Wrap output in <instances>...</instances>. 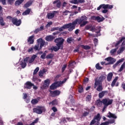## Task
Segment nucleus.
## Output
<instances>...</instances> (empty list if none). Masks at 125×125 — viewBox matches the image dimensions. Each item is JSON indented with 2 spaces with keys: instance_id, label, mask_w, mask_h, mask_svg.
Instances as JSON below:
<instances>
[{
  "instance_id": "obj_42",
  "label": "nucleus",
  "mask_w": 125,
  "mask_h": 125,
  "mask_svg": "<svg viewBox=\"0 0 125 125\" xmlns=\"http://www.w3.org/2000/svg\"><path fill=\"white\" fill-rule=\"evenodd\" d=\"M75 64H76V62H70L69 67H71V68H74V67H75L74 65H75Z\"/></svg>"
},
{
  "instance_id": "obj_32",
  "label": "nucleus",
  "mask_w": 125,
  "mask_h": 125,
  "mask_svg": "<svg viewBox=\"0 0 125 125\" xmlns=\"http://www.w3.org/2000/svg\"><path fill=\"white\" fill-rule=\"evenodd\" d=\"M44 73H45V69H43L42 70H41L39 71V76L40 77H42L43 76V74H44Z\"/></svg>"
},
{
  "instance_id": "obj_36",
  "label": "nucleus",
  "mask_w": 125,
  "mask_h": 125,
  "mask_svg": "<svg viewBox=\"0 0 125 125\" xmlns=\"http://www.w3.org/2000/svg\"><path fill=\"white\" fill-rule=\"evenodd\" d=\"M117 81H118V77H116L112 81L111 83V86H112V87L115 86L116 83H117Z\"/></svg>"
},
{
  "instance_id": "obj_10",
  "label": "nucleus",
  "mask_w": 125,
  "mask_h": 125,
  "mask_svg": "<svg viewBox=\"0 0 125 125\" xmlns=\"http://www.w3.org/2000/svg\"><path fill=\"white\" fill-rule=\"evenodd\" d=\"M11 20L14 25H16V26H20L21 25V20H17L15 18H13Z\"/></svg>"
},
{
  "instance_id": "obj_19",
  "label": "nucleus",
  "mask_w": 125,
  "mask_h": 125,
  "mask_svg": "<svg viewBox=\"0 0 125 125\" xmlns=\"http://www.w3.org/2000/svg\"><path fill=\"white\" fill-rule=\"evenodd\" d=\"M45 40L47 42H51L54 40V37L52 35H49L46 37Z\"/></svg>"
},
{
  "instance_id": "obj_53",
  "label": "nucleus",
  "mask_w": 125,
  "mask_h": 125,
  "mask_svg": "<svg viewBox=\"0 0 125 125\" xmlns=\"http://www.w3.org/2000/svg\"><path fill=\"white\" fill-rule=\"evenodd\" d=\"M7 0L8 4H10L11 5L13 4V1H14V0Z\"/></svg>"
},
{
  "instance_id": "obj_15",
  "label": "nucleus",
  "mask_w": 125,
  "mask_h": 125,
  "mask_svg": "<svg viewBox=\"0 0 125 125\" xmlns=\"http://www.w3.org/2000/svg\"><path fill=\"white\" fill-rule=\"evenodd\" d=\"M50 92L52 97H55V96H58V95L60 94V91L58 90H56L54 91H50Z\"/></svg>"
},
{
  "instance_id": "obj_49",
  "label": "nucleus",
  "mask_w": 125,
  "mask_h": 125,
  "mask_svg": "<svg viewBox=\"0 0 125 125\" xmlns=\"http://www.w3.org/2000/svg\"><path fill=\"white\" fill-rule=\"evenodd\" d=\"M86 24H87V21H82L80 26L81 27H83V26H85V25H86Z\"/></svg>"
},
{
  "instance_id": "obj_22",
  "label": "nucleus",
  "mask_w": 125,
  "mask_h": 125,
  "mask_svg": "<svg viewBox=\"0 0 125 125\" xmlns=\"http://www.w3.org/2000/svg\"><path fill=\"white\" fill-rule=\"evenodd\" d=\"M124 60H125V59H122L119 60L118 61H117V62L115 64H114L113 66L114 69H115V68H116V67H117V66H118V65H119L120 63H122V62H124Z\"/></svg>"
},
{
  "instance_id": "obj_41",
  "label": "nucleus",
  "mask_w": 125,
  "mask_h": 125,
  "mask_svg": "<svg viewBox=\"0 0 125 125\" xmlns=\"http://www.w3.org/2000/svg\"><path fill=\"white\" fill-rule=\"evenodd\" d=\"M125 63H123V64L121 65L120 68L119 69V72H122V71H123V70H124V69H125Z\"/></svg>"
},
{
  "instance_id": "obj_40",
  "label": "nucleus",
  "mask_w": 125,
  "mask_h": 125,
  "mask_svg": "<svg viewBox=\"0 0 125 125\" xmlns=\"http://www.w3.org/2000/svg\"><path fill=\"white\" fill-rule=\"evenodd\" d=\"M94 120H97L98 121H100V114L98 113L94 118Z\"/></svg>"
},
{
  "instance_id": "obj_35",
  "label": "nucleus",
  "mask_w": 125,
  "mask_h": 125,
  "mask_svg": "<svg viewBox=\"0 0 125 125\" xmlns=\"http://www.w3.org/2000/svg\"><path fill=\"white\" fill-rule=\"evenodd\" d=\"M125 47L122 46L120 48L119 50H118V51H117L118 54H121V53H122V52H123V51H124V50H125Z\"/></svg>"
},
{
  "instance_id": "obj_64",
  "label": "nucleus",
  "mask_w": 125,
  "mask_h": 125,
  "mask_svg": "<svg viewBox=\"0 0 125 125\" xmlns=\"http://www.w3.org/2000/svg\"><path fill=\"white\" fill-rule=\"evenodd\" d=\"M91 25H87L85 27V30H89V29H91Z\"/></svg>"
},
{
  "instance_id": "obj_62",
  "label": "nucleus",
  "mask_w": 125,
  "mask_h": 125,
  "mask_svg": "<svg viewBox=\"0 0 125 125\" xmlns=\"http://www.w3.org/2000/svg\"><path fill=\"white\" fill-rule=\"evenodd\" d=\"M66 67H67V65L64 64L62 68V72H64L65 71V69H66Z\"/></svg>"
},
{
  "instance_id": "obj_47",
  "label": "nucleus",
  "mask_w": 125,
  "mask_h": 125,
  "mask_svg": "<svg viewBox=\"0 0 125 125\" xmlns=\"http://www.w3.org/2000/svg\"><path fill=\"white\" fill-rule=\"evenodd\" d=\"M96 68L97 70H101L103 69V67L99 66V63H97L96 65Z\"/></svg>"
},
{
  "instance_id": "obj_34",
  "label": "nucleus",
  "mask_w": 125,
  "mask_h": 125,
  "mask_svg": "<svg viewBox=\"0 0 125 125\" xmlns=\"http://www.w3.org/2000/svg\"><path fill=\"white\" fill-rule=\"evenodd\" d=\"M30 12H31L30 9H27L22 13V15H28V14H30Z\"/></svg>"
},
{
  "instance_id": "obj_58",
  "label": "nucleus",
  "mask_w": 125,
  "mask_h": 125,
  "mask_svg": "<svg viewBox=\"0 0 125 125\" xmlns=\"http://www.w3.org/2000/svg\"><path fill=\"white\" fill-rule=\"evenodd\" d=\"M0 2L2 3L3 5H5L6 4L5 0H0Z\"/></svg>"
},
{
  "instance_id": "obj_8",
  "label": "nucleus",
  "mask_w": 125,
  "mask_h": 125,
  "mask_svg": "<svg viewBox=\"0 0 125 125\" xmlns=\"http://www.w3.org/2000/svg\"><path fill=\"white\" fill-rule=\"evenodd\" d=\"M104 60L108 62L105 63V65H110V64H114V62H116V59L111 57H109L107 58H105Z\"/></svg>"
},
{
  "instance_id": "obj_11",
  "label": "nucleus",
  "mask_w": 125,
  "mask_h": 125,
  "mask_svg": "<svg viewBox=\"0 0 125 125\" xmlns=\"http://www.w3.org/2000/svg\"><path fill=\"white\" fill-rule=\"evenodd\" d=\"M56 13H57V11H54L52 12L48 13L46 16L47 18L49 20L52 19V18H54Z\"/></svg>"
},
{
  "instance_id": "obj_46",
  "label": "nucleus",
  "mask_w": 125,
  "mask_h": 125,
  "mask_svg": "<svg viewBox=\"0 0 125 125\" xmlns=\"http://www.w3.org/2000/svg\"><path fill=\"white\" fill-rule=\"evenodd\" d=\"M73 40L74 39H73V38H69L67 39V42L68 43H71L72 42H73Z\"/></svg>"
},
{
  "instance_id": "obj_7",
  "label": "nucleus",
  "mask_w": 125,
  "mask_h": 125,
  "mask_svg": "<svg viewBox=\"0 0 125 125\" xmlns=\"http://www.w3.org/2000/svg\"><path fill=\"white\" fill-rule=\"evenodd\" d=\"M113 103V100H111L109 98H105L103 99V104H104V106L108 107L109 105H111Z\"/></svg>"
},
{
  "instance_id": "obj_51",
  "label": "nucleus",
  "mask_w": 125,
  "mask_h": 125,
  "mask_svg": "<svg viewBox=\"0 0 125 125\" xmlns=\"http://www.w3.org/2000/svg\"><path fill=\"white\" fill-rule=\"evenodd\" d=\"M62 13L63 15L67 16L68 14H69V13H70V11L66 10L65 11L63 12Z\"/></svg>"
},
{
  "instance_id": "obj_1",
  "label": "nucleus",
  "mask_w": 125,
  "mask_h": 125,
  "mask_svg": "<svg viewBox=\"0 0 125 125\" xmlns=\"http://www.w3.org/2000/svg\"><path fill=\"white\" fill-rule=\"evenodd\" d=\"M76 22H73L72 23H69L68 24H64L63 26L61 28H59V30L60 32H62L65 29H68L69 32H72V30L75 29V25L74 24H76Z\"/></svg>"
},
{
  "instance_id": "obj_59",
  "label": "nucleus",
  "mask_w": 125,
  "mask_h": 125,
  "mask_svg": "<svg viewBox=\"0 0 125 125\" xmlns=\"http://www.w3.org/2000/svg\"><path fill=\"white\" fill-rule=\"evenodd\" d=\"M37 57H38V56L36 55H33L31 59H32L34 61H35V59H36Z\"/></svg>"
},
{
  "instance_id": "obj_33",
  "label": "nucleus",
  "mask_w": 125,
  "mask_h": 125,
  "mask_svg": "<svg viewBox=\"0 0 125 125\" xmlns=\"http://www.w3.org/2000/svg\"><path fill=\"white\" fill-rule=\"evenodd\" d=\"M39 101L37 99H34L32 100L31 101V103L33 105H36V104H38Z\"/></svg>"
},
{
  "instance_id": "obj_3",
  "label": "nucleus",
  "mask_w": 125,
  "mask_h": 125,
  "mask_svg": "<svg viewBox=\"0 0 125 125\" xmlns=\"http://www.w3.org/2000/svg\"><path fill=\"white\" fill-rule=\"evenodd\" d=\"M66 81H67V79L65 78L62 81L55 82L50 86V89L53 90L54 89H56V88H57L58 86H61V85L63 84V83H66Z\"/></svg>"
},
{
  "instance_id": "obj_29",
  "label": "nucleus",
  "mask_w": 125,
  "mask_h": 125,
  "mask_svg": "<svg viewBox=\"0 0 125 125\" xmlns=\"http://www.w3.org/2000/svg\"><path fill=\"white\" fill-rule=\"evenodd\" d=\"M117 50L118 48H116L115 49H112V50H111V51H110L111 55H115V54L116 53V52H117Z\"/></svg>"
},
{
  "instance_id": "obj_37",
  "label": "nucleus",
  "mask_w": 125,
  "mask_h": 125,
  "mask_svg": "<svg viewBox=\"0 0 125 125\" xmlns=\"http://www.w3.org/2000/svg\"><path fill=\"white\" fill-rule=\"evenodd\" d=\"M49 105H57V100H54L52 102L49 103Z\"/></svg>"
},
{
  "instance_id": "obj_18",
  "label": "nucleus",
  "mask_w": 125,
  "mask_h": 125,
  "mask_svg": "<svg viewBox=\"0 0 125 125\" xmlns=\"http://www.w3.org/2000/svg\"><path fill=\"white\" fill-rule=\"evenodd\" d=\"M56 45L57 46L53 47V50H54V51H58L59 49H63V47H62L61 46H59L57 44H56Z\"/></svg>"
},
{
  "instance_id": "obj_60",
  "label": "nucleus",
  "mask_w": 125,
  "mask_h": 125,
  "mask_svg": "<svg viewBox=\"0 0 125 125\" xmlns=\"http://www.w3.org/2000/svg\"><path fill=\"white\" fill-rule=\"evenodd\" d=\"M28 52H34V48L30 47V48L28 49Z\"/></svg>"
},
{
  "instance_id": "obj_24",
  "label": "nucleus",
  "mask_w": 125,
  "mask_h": 125,
  "mask_svg": "<svg viewBox=\"0 0 125 125\" xmlns=\"http://www.w3.org/2000/svg\"><path fill=\"white\" fill-rule=\"evenodd\" d=\"M43 26H41L40 28H37L35 31H34V33L35 34H38V33H39V32L41 31H43Z\"/></svg>"
},
{
  "instance_id": "obj_45",
  "label": "nucleus",
  "mask_w": 125,
  "mask_h": 125,
  "mask_svg": "<svg viewBox=\"0 0 125 125\" xmlns=\"http://www.w3.org/2000/svg\"><path fill=\"white\" fill-rule=\"evenodd\" d=\"M70 2L71 3H74V4H78V3H79V1L78 0H71Z\"/></svg>"
},
{
  "instance_id": "obj_54",
  "label": "nucleus",
  "mask_w": 125,
  "mask_h": 125,
  "mask_svg": "<svg viewBox=\"0 0 125 125\" xmlns=\"http://www.w3.org/2000/svg\"><path fill=\"white\" fill-rule=\"evenodd\" d=\"M46 56V53H43V54L41 55V58L42 59H45V56Z\"/></svg>"
},
{
  "instance_id": "obj_13",
  "label": "nucleus",
  "mask_w": 125,
  "mask_h": 125,
  "mask_svg": "<svg viewBox=\"0 0 125 125\" xmlns=\"http://www.w3.org/2000/svg\"><path fill=\"white\" fill-rule=\"evenodd\" d=\"M97 86H98L97 88V91H102L103 89V88L102 87V84H97L96 83H95L94 88H96Z\"/></svg>"
},
{
  "instance_id": "obj_27",
  "label": "nucleus",
  "mask_w": 125,
  "mask_h": 125,
  "mask_svg": "<svg viewBox=\"0 0 125 125\" xmlns=\"http://www.w3.org/2000/svg\"><path fill=\"white\" fill-rule=\"evenodd\" d=\"M50 83V80L48 79H47L44 81V84L45 86H49V83Z\"/></svg>"
},
{
  "instance_id": "obj_56",
  "label": "nucleus",
  "mask_w": 125,
  "mask_h": 125,
  "mask_svg": "<svg viewBox=\"0 0 125 125\" xmlns=\"http://www.w3.org/2000/svg\"><path fill=\"white\" fill-rule=\"evenodd\" d=\"M83 91V87L81 86L79 89V92H80V93H82Z\"/></svg>"
},
{
  "instance_id": "obj_2",
  "label": "nucleus",
  "mask_w": 125,
  "mask_h": 125,
  "mask_svg": "<svg viewBox=\"0 0 125 125\" xmlns=\"http://www.w3.org/2000/svg\"><path fill=\"white\" fill-rule=\"evenodd\" d=\"M114 7L113 5H110L108 4H101L98 8H97V10H100L101 8H103V10L102 11L103 13H107L108 12V10L107 9H112Z\"/></svg>"
},
{
  "instance_id": "obj_4",
  "label": "nucleus",
  "mask_w": 125,
  "mask_h": 125,
  "mask_svg": "<svg viewBox=\"0 0 125 125\" xmlns=\"http://www.w3.org/2000/svg\"><path fill=\"white\" fill-rule=\"evenodd\" d=\"M45 109L42 106H38L37 108H33V112L41 115L42 112L44 111Z\"/></svg>"
},
{
  "instance_id": "obj_63",
  "label": "nucleus",
  "mask_w": 125,
  "mask_h": 125,
  "mask_svg": "<svg viewBox=\"0 0 125 125\" xmlns=\"http://www.w3.org/2000/svg\"><path fill=\"white\" fill-rule=\"evenodd\" d=\"M100 125H109V123L107 121L105 122L102 123Z\"/></svg>"
},
{
  "instance_id": "obj_48",
  "label": "nucleus",
  "mask_w": 125,
  "mask_h": 125,
  "mask_svg": "<svg viewBox=\"0 0 125 125\" xmlns=\"http://www.w3.org/2000/svg\"><path fill=\"white\" fill-rule=\"evenodd\" d=\"M40 70V68L39 67H37L34 71L33 75H36L38 72H39Z\"/></svg>"
},
{
  "instance_id": "obj_17",
  "label": "nucleus",
  "mask_w": 125,
  "mask_h": 125,
  "mask_svg": "<svg viewBox=\"0 0 125 125\" xmlns=\"http://www.w3.org/2000/svg\"><path fill=\"white\" fill-rule=\"evenodd\" d=\"M34 38H35V36L34 35H32L28 38L27 42L30 44H33V43H34Z\"/></svg>"
},
{
  "instance_id": "obj_25",
  "label": "nucleus",
  "mask_w": 125,
  "mask_h": 125,
  "mask_svg": "<svg viewBox=\"0 0 125 125\" xmlns=\"http://www.w3.org/2000/svg\"><path fill=\"white\" fill-rule=\"evenodd\" d=\"M33 2L31 1H28L27 3H26L24 6L23 8H27V7H29V6H30L32 5V3Z\"/></svg>"
},
{
  "instance_id": "obj_6",
  "label": "nucleus",
  "mask_w": 125,
  "mask_h": 125,
  "mask_svg": "<svg viewBox=\"0 0 125 125\" xmlns=\"http://www.w3.org/2000/svg\"><path fill=\"white\" fill-rule=\"evenodd\" d=\"M85 20H87V18L85 17V16H82L81 18L79 20V19L76 20L74 21H73V22H76V23L73 24V25H74V29L76 25H77L78 23H79V24H82V23L85 21Z\"/></svg>"
},
{
  "instance_id": "obj_23",
  "label": "nucleus",
  "mask_w": 125,
  "mask_h": 125,
  "mask_svg": "<svg viewBox=\"0 0 125 125\" xmlns=\"http://www.w3.org/2000/svg\"><path fill=\"white\" fill-rule=\"evenodd\" d=\"M106 93H107V91H103L99 93V98H102V97H104V96L105 95V94H106Z\"/></svg>"
},
{
  "instance_id": "obj_28",
  "label": "nucleus",
  "mask_w": 125,
  "mask_h": 125,
  "mask_svg": "<svg viewBox=\"0 0 125 125\" xmlns=\"http://www.w3.org/2000/svg\"><path fill=\"white\" fill-rule=\"evenodd\" d=\"M97 105L98 106V107H101L103 104V101H101L100 100H97Z\"/></svg>"
},
{
  "instance_id": "obj_55",
  "label": "nucleus",
  "mask_w": 125,
  "mask_h": 125,
  "mask_svg": "<svg viewBox=\"0 0 125 125\" xmlns=\"http://www.w3.org/2000/svg\"><path fill=\"white\" fill-rule=\"evenodd\" d=\"M59 30V27H53L51 28V32H53L54 31H57Z\"/></svg>"
},
{
  "instance_id": "obj_20",
  "label": "nucleus",
  "mask_w": 125,
  "mask_h": 125,
  "mask_svg": "<svg viewBox=\"0 0 125 125\" xmlns=\"http://www.w3.org/2000/svg\"><path fill=\"white\" fill-rule=\"evenodd\" d=\"M53 4H56L57 7L60 8L61 6V2L59 0H57L53 2Z\"/></svg>"
},
{
  "instance_id": "obj_38",
  "label": "nucleus",
  "mask_w": 125,
  "mask_h": 125,
  "mask_svg": "<svg viewBox=\"0 0 125 125\" xmlns=\"http://www.w3.org/2000/svg\"><path fill=\"white\" fill-rule=\"evenodd\" d=\"M81 47H82V48H84V49H85L86 50H87V49H90V47L88 45H82Z\"/></svg>"
},
{
  "instance_id": "obj_16",
  "label": "nucleus",
  "mask_w": 125,
  "mask_h": 125,
  "mask_svg": "<svg viewBox=\"0 0 125 125\" xmlns=\"http://www.w3.org/2000/svg\"><path fill=\"white\" fill-rule=\"evenodd\" d=\"M38 45L40 44V47H42L43 45H44V43H45V42L43 41L42 39H39L37 40Z\"/></svg>"
},
{
  "instance_id": "obj_61",
  "label": "nucleus",
  "mask_w": 125,
  "mask_h": 125,
  "mask_svg": "<svg viewBox=\"0 0 125 125\" xmlns=\"http://www.w3.org/2000/svg\"><path fill=\"white\" fill-rule=\"evenodd\" d=\"M95 123H96V121L94 119L91 121V122L90 123V125H94Z\"/></svg>"
},
{
  "instance_id": "obj_26",
  "label": "nucleus",
  "mask_w": 125,
  "mask_h": 125,
  "mask_svg": "<svg viewBox=\"0 0 125 125\" xmlns=\"http://www.w3.org/2000/svg\"><path fill=\"white\" fill-rule=\"evenodd\" d=\"M109 115L107 116L108 118H113V119H117V116L111 112L108 113Z\"/></svg>"
},
{
  "instance_id": "obj_12",
  "label": "nucleus",
  "mask_w": 125,
  "mask_h": 125,
  "mask_svg": "<svg viewBox=\"0 0 125 125\" xmlns=\"http://www.w3.org/2000/svg\"><path fill=\"white\" fill-rule=\"evenodd\" d=\"M34 85V84L30 82H27L24 85V88H27L28 89H31L32 87Z\"/></svg>"
},
{
  "instance_id": "obj_30",
  "label": "nucleus",
  "mask_w": 125,
  "mask_h": 125,
  "mask_svg": "<svg viewBox=\"0 0 125 125\" xmlns=\"http://www.w3.org/2000/svg\"><path fill=\"white\" fill-rule=\"evenodd\" d=\"M22 2L23 1L21 0H17L15 3V5L16 6H19V5H20V4H21V3H22Z\"/></svg>"
},
{
  "instance_id": "obj_43",
  "label": "nucleus",
  "mask_w": 125,
  "mask_h": 125,
  "mask_svg": "<svg viewBox=\"0 0 125 125\" xmlns=\"http://www.w3.org/2000/svg\"><path fill=\"white\" fill-rule=\"evenodd\" d=\"M46 58H47V59H52V58H53V55L49 54V55L46 56Z\"/></svg>"
},
{
  "instance_id": "obj_9",
  "label": "nucleus",
  "mask_w": 125,
  "mask_h": 125,
  "mask_svg": "<svg viewBox=\"0 0 125 125\" xmlns=\"http://www.w3.org/2000/svg\"><path fill=\"white\" fill-rule=\"evenodd\" d=\"M55 42L59 45V46L63 47V42H64V39L62 38H57L55 40Z\"/></svg>"
},
{
  "instance_id": "obj_39",
  "label": "nucleus",
  "mask_w": 125,
  "mask_h": 125,
  "mask_svg": "<svg viewBox=\"0 0 125 125\" xmlns=\"http://www.w3.org/2000/svg\"><path fill=\"white\" fill-rule=\"evenodd\" d=\"M21 68H22V69H24V68H25V67H26V66H27V63L25 62H21Z\"/></svg>"
},
{
  "instance_id": "obj_14",
  "label": "nucleus",
  "mask_w": 125,
  "mask_h": 125,
  "mask_svg": "<svg viewBox=\"0 0 125 125\" xmlns=\"http://www.w3.org/2000/svg\"><path fill=\"white\" fill-rule=\"evenodd\" d=\"M123 41L124 42L122 43V46L125 47V37L122 38L121 39L117 42V43L115 44V47H117V46L119 45V44H120L121 42H123Z\"/></svg>"
},
{
  "instance_id": "obj_21",
  "label": "nucleus",
  "mask_w": 125,
  "mask_h": 125,
  "mask_svg": "<svg viewBox=\"0 0 125 125\" xmlns=\"http://www.w3.org/2000/svg\"><path fill=\"white\" fill-rule=\"evenodd\" d=\"M112 78H113V73L112 72L108 73L107 77V81L111 82V81H112Z\"/></svg>"
},
{
  "instance_id": "obj_44",
  "label": "nucleus",
  "mask_w": 125,
  "mask_h": 125,
  "mask_svg": "<svg viewBox=\"0 0 125 125\" xmlns=\"http://www.w3.org/2000/svg\"><path fill=\"white\" fill-rule=\"evenodd\" d=\"M103 20H104V19L103 18H101L100 17H97V21H98V22H102Z\"/></svg>"
},
{
  "instance_id": "obj_52",
  "label": "nucleus",
  "mask_w": 125,
  "mask_h": 125,
  "mask_svg": "<svg viewBox=\"0 0 125 125\" xmlns=\"http://www.w3.org/2000/svg\"><path fill=\"white\" fill-rule=\"evenodd\" d=\"M96 29H95V26H91V28L90 29V31H91V32H94L95 31H96Z\"/></svg>"
},
{
  "instance_id": "obj_31",
  "label": "nucleus",
  "mask_w": 125,
  "mask_h": 125,
  "mask_svg": "<svg viewBox=\"0 0 125 125\" xmlns=\"http://www.w3.org/2000/svg\"><path fill=\"white\" fill-rule=\"evenodd\" d=\"M0 25H1V26H4V25H5L3 18L1 17H0Z\"/></svg>"
},
{
  "instance_id": "obj_57",
  "label": "nucleus",
  "mask_w": 125,
  "mask_h": 125,
  "mask_svg": "<svg viewBox=\"0 0 125 125\" xmlns=\"http://www.w3.org/2000/svg\"><path fill=\"white\" fill-rule=\"evenodd\" d=\"M107 122L108 123V125L109 124H114V123H115V120L113 119V120H108Z\"/></svg>"
},
{
  "instance_id": "obj_5",
  "label": "nucleus",
  "mask_w": 125,
  "mask_h": 125,
  "mask_svg": "<svg viewBox=\"0 0 125 125\" xmlns=\"http://www.w3.org/2000/svg\"><path fill=\"white\" fill-rule=\"evenodd\" d=\"M106 79V76L105 75H101L99 78H97L95 79V83L102 84V82Z\"/></svg>"
},
{
  "instance_id": "obj_50",
  "label": "nucleus",
  "mask_w": 125,
  "mask_h": 125,
  "mask_svg": "<svg viewBox=\"0 0 125 125\" xmlns=\"http://www.w3.org/2000/svg\"><path fill=\"white\" fill-rule=\"evenodd\" d=\"M51 25H52V22L51 21H50L47 23V24L46 25L45 27H46V28H49V27H50V26H51Z\"/></svg>"
}]
</instances>
